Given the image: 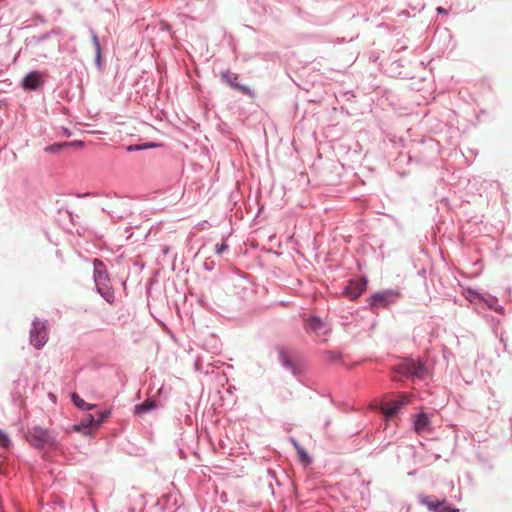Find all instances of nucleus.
I'll use <instances>...</instances> for the list:
<instances>
[{
	"instance_id": "11",
	"label": "nucleus",
	"mask_w": 512,
	"mask_h": 512,
	"mask_svg": "<svg viewBox=\"0 0 512 512\" xmlns=\"http://www.w3.org/2000/svg\"><path fill=\"white\" fill-rule=\"evenodd\" d=\"M469 293L472 294L474 297L478 298L479 300L483 301L489 309L494 310L495 312L501 315L505 313L504 307L498 304V299L495 296H492L490 294H480L479 292L471 289H469Z\"/></svg>"
},
{
	"instance_id": "5",
	"label": "nucleus",
	"mask_w": 512,
	"mask_h": 512,
	"mask_svg": "<svg viewBox=\"0 0 512 512\" xmlns=\"http://www.w3.org/2000/svg\"><path fill=\"white\" fill-rule=\"evenodd\" d=\"M220 78H221V81L223 83H225L227 86H229L230 88L234 89V90H237V91H240L242 92L243 94L249 96V97H254L255 94L253 92L252 89H250L248 86L246 85H243V84H240L238 79H239V75L236 74V73H233L229 70H224V71H221L220 73Z\"/></svg>"
},
{
	"instance_id": "30",
	"label": "nucleus",
	"mask_w": 512,
	"mask_h": 512,
	"mask_svg": "<svg viewBox=\"0 0 512 512\" xmlns=\"http://www.w3.org/2000/svg\"><path fill=\"white\" fill-rule=\"evenodd\" d=\"M90 35H91V40H92L93 44H96L97 42H99L98 35L94 29H90Z\"/></svg>"
},
{
	"instance_id": "29",
	"label": "nucleus",
	"mask_w": 512,
	"mask_h": 512,
	"mask_svg": "<svg viewBox=\"0 0 512 512\" xmlns=\"http://www.w3.org/2000/svg\"><path fill=\"white\" fill-rule=\"evenodd\" d=\"M66 144H67V147H77V148H80V147L84 146V142L81 141V140H75V141H71V142H66Z\"/></svg>"
},
{
	"instance_id": "28",
	"label": "nucleus",
	"mask_w": 512,
	"mask_h": 512,
	"mask_svg": "<svg viewBox=\"0 0 512 512\" xmlns=\"http://www.w3.org/2000/svg\"><path fill=\"white\" fill-rule=\"evenodd\" d=\"M229 246L223 242L221 244H216L215 246V253L217 255H221L224 251L228 250Z\"/></svg>"
},
{
	"instance_id": "37",
	"label": "nucleus",
	"mask_w": 512,
	"mask_h": 512,
	"mask_svg": "<svg viewBox=\"0 0 512 512\" xmlns=\"http://www.w3.org/2000/svg\"><path fill=\"white\" fill-rule=\"evenodd\" d=\"M205 267H206L207 270H211L212 269V267H210V265H207V264L205 265Z\"/></svg>"
},
{
	"instance_id": "10",
	"label": "nucleus",
	"mask_w": 512,
	"mask_h": 512,
	"mask_svg": "<svg viewBox=\"0 0 512 512\" xmlns=\"http://www.w3.org/2000/svg\"><path fill=\"white\" fill-rule=\"evenodd\" d=\"M368 280L366 278H359L357 280H350L344 288V294L350 300H356L367 288Z\"/></svg>"
},
{
	"instance_id": "1",
	"label": "nucleus",
	"mask_w": 512,
	"mask_h": 512,
	"mask_svg": "<svg viewBox=\"0 0 512 512\" xmlns=\"http://www.w3.org/2000/svg\"><path fill=\"white\" fill-rule=\"evenodd\" d=\"M393 372L397 380L403 378L423 380L428 375V368L420 360L404 358L394 366Z\"/></svg>"
},
{
	"instance_id": "12",
	"label": "nucleus",
	"mask_w": 512,
	"mask_h": 512,
	"mask_svg": "<svg viewBox=\"0 0 512 512\" xmlns=\"http://www.w3.org/2000/svg\"><path fill=\"white\" fill-rule=\"evenodd\" d=\"M96 427L95 423V415L94 414H85L79 423L73 426V429L77 432H82L85 435L91 434Z\"/></svg>"
},
{
	"instance_id": "33",
	"label": "nucleus",
	"mask_w": 512,
	"mask_h": 512,
	"mask_svg": "<svg viewBox=\"0 0 512 512\" xmlns=\"http://www.w3.org/2000/svg\"><path fill=\"white\" fill-rule=\"evenodd\" d=\"M436 11L438 14H447L448 13V11L443 7H437Z\"/></svg>"
},
{
	"instance_id": "3",
	"label": "nucleus",
	"mask_w": 512,
	"mask_h": 512,
	"mask_svg": "<svg viewBox=\"0 0 512 512\" xmlns=\"http://www.w3.org/2000/svg\"><path fill=\"white\" fill-rule=\"evenodd\" d=\"M30 344L37 350L41 349L48 341V323L35 318L29 332Z\"/></svg>"
},
{
	"instance_id": "14",
	"label": "nucleus",
	"mask_w": 512,
	"mask_h": 512,
	"mask_svg": "<svg viewBox=\"0 0 512 512\" xmlns=\"http://www.w3.org/2000/svg\"><path fill=\"white\" fill-rule=\"evenodd\" d=\"M260 480L267 485L270 494L275 496V486L281 485L280 481L275 475V472L271 469H267L265 475L261 477Z\"/></svg>"
},
{
	"instance_id": "38",
	"label": "nucleus",
	"mask_w": 512,
	"mask_h": 512,
	"mask_svg": "<svg viewBox=\"0 0 512 512\" xmlns=\"http://www.w3.org/2000/svg\"><path fill=\"white\" fill-rule=\"evenodd\" d=\"M205 267H206L207 270H211L212 269V267H210V265H207V264L205 265Z\"/></svg>"
},
{
	"instance_id": "25",
	"label": "nucleus",
	"mask_w": 512,
	"mask_h": 512,
	"mask_svg": "<svg viewBox=\"0 0 512 512\" xmlns=\"http://www.w3.org/2000/svg\"><path fill=\"white\" fill-rule=\"evenodd\" d=\"M324 355L331 362H340L343 358V354L336 351H325Z\"/></svg>"
},
{
	"instance_id": "15",
	"label": "nucleus",
	"mask_w": 512,
	"mask_h": 512,
	"mask_svg": "<svg viewBox=\"0 0 512 512\" xmlns=\"http://www.w3.org/2000/svg\"><path fill=\"white\" fill-rule=\"evenodd\" d=\"M279 362L287 370H289L294 376L298 375L299 370L289 358L288 353L284 349L279 351Z\"/></svg>"
},
{
	"instance_id": "13",
	"label": "nucleus",
	"mask_w": 512,
	"mask_h": 512,
	"mask_svg": "<svg viewBox=\"0 0 512 512\" xmlns=\"http://www.w3.org/2000/svg\"><path fill=\"white\" fill-rule=\"evenodd\" d=\"M93 266H94V274H93L94 282L95 283L99 282L100 284L102 282H109V276H108L107 269H106V266L103 263V261L98 258H95L93 260Z\"/></svg>"
},
{
	"instance_id": "18",
	"label": "nucleus",
	"mask_w": 512,
	"mask_h": 512,
	"mask_svg": "<svg viewBox=\"0 0 512 512\" xmlns=\"http://www.w3.org/2000/svg\"><path fill=\"white\" fill-rule=\"evenodd\" d=\"M156 408V401L147 399L140 404L134 406V414L137 416H141L145 413H148Z\"/></svg>"
},
{
	"instance_id": "22",
	"label": "nucleus",
	"mask_w": 512,
	"mask_h": 512,
	"mask_svg": "<svg viewBox=\"0 0 512 512\" xmlns=\"http://www.w3.org/2000/svg\"><path fill=\"white\" fill-rule=\"evenodd\" d=\"M156 146H157V144L152 143V142L144 143V144H131V145L127 146V151L128 152L142 151V150H146V149L153 148Z\"/></svg>"
},
{
	"instance_id": "2",
	"label": "nucleus",
	"mask_w": 512,
	"mask_h": 512,
	"mask_svg": "<svg viewBox=\"0 0 512 512\" xmlns=\"http://www.w3.org/2000/svg\"><path fill=\"white\" fill-rule=\"evenodd\" d=\"M26 440L38 450L55 449L59 444L52 431L40 426L30 428L26 434Z\"/></svg>"
},
{
	"instance_id": "7",
	"label": "nucleus",
	"mask_w": 512,
	"mask_h": 512,
	"mask_svg": "<svg viewBox=\"0 0 512 512\" xmlns=\"http://www.w3.org/2000/svg\"><path fill=\"white\" fill-rule=\"evenodd\" d=\"M409 402L408 398L393 399L390 402H384L380 405V412L386 420L393 419L401 409Z\"/></svg>"
},
{
	"instance_id": "21",
	"label": "nucleus",
	"mask_w": 512,
	"mask_h": 512,
	"mask_svg": "<svg viewBox=\"0 0 512 512\" xmlns=\"http://www.w3.org/2000/svg\"><path fill=\"white\" fill-rule=\"evenodd\" d=\"M50 35L48 33L39 35V36H32L30 38H27L25 40L26 47H32L36 46L37 44L49 39Z\"/></svg>"
},
{
	"instance_id": "17",
	"label": "nucleus",
	"mask_w": 512,
	"mask_h": 512,
	"mask_svg": "<svg viewBox=\"0 0 512 512\" xmlns=\"http://www.w3.org/2000/svg\"><path fill=\"white\" fill-rule=\"evenodd\" d=\"M289 441L297 451L299 460L302 463L310 464L312 462V458L309 455V453L298 443V441L294 437H290Z\"/></svg>"
},
{
	"instance_id": "4",
	"label": "nucleus",
	"mask_w": 512,
	"mask_h": 512,
	"mask_svg": "<svg viewBox=\"0 0 512 512\" xmlns=\"http://www.w3.org/2000/svg\"><path fill=\"white\" fill-rule=\"evenodd\" d=\"M418 502L425 506L429 512H460L458 508L450 506L445 499L439 500L434 496H427L423 493L418 495Z\"/></svg>"
},
{
	"instance_id": "8",
	"label": "nucleus",
	"mask_w": 512,
	"mask_h": 512,
	"mask_svg": "<svg viewBox=\"0 0 512 512\" xmlns=\"http://www.w3.org/2000/svg\"><path fill=\"white\" fill-rule=\"evenodd\" d=\"M399 295V292L392 289L377 292L370 297V305L388 307L397 301Z\"/></svg>"
},
{
	"instance_id": "32",
	"label": "nucleus",
	"mask_w": 512,
	"mask_h": 512,
	"mask_svg": "<svg viewBox=\"0 0 512 512\" xmlns=\"http://www.w3.org/2000/svg\"><path fill=\"white\" fill-rule=\"evenodd\" d=\"M62 131L66 137H70L72 135V132L66 127H62Z\"/></svg>"
},
{
	"instance_id": "16",
	"label": "nucleus",
	"mask_w": 512,
	"mask_h": 512,
	"mask_svg": "<svg viewBox=\"0 0 512 512\" xmlns=\"http://www.w3.org/2000/svg\"><path fill=\"white\" fill-rule=\"evenodd\" d=\"M97 292L108 302L112 303L115 299L114 291L109 286V282L95 283Z\"/></svg>"
},
{
	"instance_id": "9",
	"label": "nucleus",
	"mask_w": 512,
	"mask_h": 512,
	"mask_svg": "<svg viewBox=\"0 0 512 512\" xmlns=\"http://www.w3.org/2000/svg\"><path fill=\"white\" fill-rule=\"evenodd\" d=\"M45 83L44 74L40 71H30L21 80V86L27 91H36L41 88Z\"/></svg>"
},
{
	"instance_id": "24",
	"label": "nucleus",
	"mask_w": 512,
	"mask_h": 512,
	"mask_svg": "<svg viewBox=\"0 0 512 512\" xmlns=\"http://www.w3.org/2000/svg\"><path fill=\"white\" fill-rule=\"evenodd\" d=\"M95 415V423H96V427H100L102 425V423L108 418L110 417L111 415V410L108 409V410H104V411H99L97 412Z\"/></svg>"
},
{
	"instance_id": "31",
	"label": "nucleus",
	"mask_w": 512,
	"mask_h": 512,
	"mask_svg": "<svg viewBox=\"0 0 512 512\" xmlns=\"http://www.w3.org/2000/svg\"><path fill=\"white\" fill-rule=\"evenodd\" d=\"M499 340L503 344L504 351H507V339L504 337L503 333L500 334Z\"/></svg>"
},
{
	"instance_id": "19",
	"label": "nucleus",
	"mask_w": 512,
	"mask_h": 512,
	"mask_svg": "<svg viewBox=\"0 0 512 512\" xmlns=\"http://www.w3.org/2000/svg\"><path fill=\"white\" fill-rule=\"evenodd\" d=\"M429 417L424 412H419L415 415L414 429L416 432H422L429 426Z\"/></svg>"
},
{
	"instance_id": "26",
	"label": "nucleus",
	"mask_w": 512,
	"mask_h": 512,
	"mask_svg": "<svg viewBox=\"0 0 512 512\" xmlns=\"http://www.w3.org/2000/svg\"><path fill=\"white\" fill-rule=\"evenodd\" d=\"M11 446V440L6 432L0 430V447L9 448Z\"/></svg>"
},
{
	"instance_id": "20",
	"label": "nucleus",
	"mask_w": 512,
	"mask_h": 512,
	"mask_svg": "<svg viewBox=\"0 0 512 512\" xmlns=\"http://www.w3.org/2000/svg\"><path fill=\"white\" fill-rule=\"evenodd\" d=\"M72 403L80 410L89 411L96 407V404L85 402L77 393L71 394Z\"/></svg>"
},
{
	"instance_id": "27",
	"label": "nucleus",
	"mask_w": 512,
	"mask_h": 512,
	"mask_svg": "<svg viewBox=\"0 0 512 512\" xmlns=\"http://www.w3.org/2000/svg\"><path fill=\"white\" fill-rule=\"evenodd\" d=\"M95 47V62L97 65H100V59H101V45L100 41L96 44H93Z\"/></svg>"
},
{
	"instance_id": "36",
	"label": "nucleus",
	"mask_w": 512,
	"mask_h": 512,
	"mask_svg": "<svg viewBox=\"0 0 512 512\" xmlns=\"http://www.w3.org/2000/svg\"><path fill=\"white\" fill-rule=\"evenodd\" d=\"M110 215H111V217H113V218L115 217V215H114V214H112V213H110ZM116 218H118V219H119V218H122V216H121V215H116Z\"/></svg>"
},
{
	"instance_id": "6",
	"label": "nucleus",
	"mask_w": 512,
	"mask_h": 512,
	"mask_svg": "<svg viewBox=\"0 0 512 512\" xmlns=\"http://www.w3.org/2000/svg\"><path fill=\"white\" fill-rule=\"evenodd\" d=\"M304 328L307 332H312L317 336H325L331 332L329 325L317 315L305 319Z\"/></svg>"
},
{
	"instance_id": "23",
	"label": "nucleus",
	"mask_w": 512,
	"mask_h": 512,
	"mask_svg": "<svg viewBox=\"0 0 512 512\" xmlns=\"http://www.w3.org/2000/svg\"><path fill=\"white\" fill-rule=\"evenodd\" d=\"M64 148H67L66 142H59L46 146L44 150L47 153L57 154L60 153Z\"/></svg>"
},
{
	"instance_id": "35",
	"label": "nucleus",
	"mask_w": 512,
	"mask_h": 512,
	"mask_svg": "<svg viewBox=\"0 0 512 512\" xmlns=\"http://www.w3.org/2000/svg\"><path fill=\"white\" fill-rule=\"evenodd\" d=\"M384 449H385V446H383L382 448H376V449H374L373 452L374 453H381V452H383Z\"/></svg>"
},
{
	"instance_id": "34",
	"label": "nucleus",
	"mask_w": 512,
	"mask_h": 512,
	"mask_svg": "<svg viewBox=\"0 0 512 512\" xmlns=\"http://www.w3.org/2000/svg\"><path fill=\"white\" fill-rule=\"evenodd\" d=\"M91 195H92L91 192H86V193H83V194H79L78 197L85 198V197H89Z\"/></svg>"
}]
</instances>
